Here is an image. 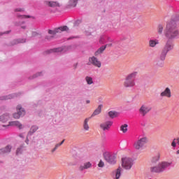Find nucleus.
<instances>
[{
    "mask_svg": "<svg viewBox=\"0 0 179 179\" xmlns=\"http://www.w3.org/2000/svg\"><path fill=\"white\" fill-rule=\"evenodd\" d=\"M173 48L174 45H173V42L170 39H168L162 49L161 59L162 61H164V59H166V56L167 55V52H169V51H171V50H173Z\"/></svg>",
    "mask_w": 179,
    "mask_h": 179,
    "instance_id": "nucleus-3",
    "label": "nucleus"
},
{
    "mask_svg": "<svg viewBox=\"0 0 179 179\" xmlns=\"http://www.w3.org/2000/svg\"><path fill=\"white\" fill-rule=\"evenodd\" d=\"M171 146L173 148H176V146H177V143H176V138H174L171 143Z\"/></svg>",
    "mask_w": 179,
    "mask_h": 179,
    "instance_id": "nucleus-36",
    "label": "nucleus"
},
{
    "mask_svg": "<svg viewBox=\"0 0 179 179\" xmlns=\"http://www.w3.org/2000/svg\"><path fill=\"white\" fill-rule=\"evenodd\" d=\"M69 28L67 26L59 27L56 28L55 30H48V34H51V36H55L57 33H62V31H68Z\"/></svg>",
    "mask_w": 179,
    "mask_h": 179,
    "instance_id": "nucleus-7",
    "label": "nucleus"
},
{
    "mask_svg": "<svg viewBox=\"0 0 179 179\" xmlns=\"http://www.w3.org/2000/svg\"><path fill=\"white\" fill-rule=\"evenodd\" d=\"M160 160V155H157L155 157H153L152 159V163H156V162H159Z\"/></svg>",
    "mask_w": 179,
    "mask_h": 179,
    "instance_id": "nucleus-32",
    "label": "nucleus"
},
{
    "mask_svg": "<svg viewBox=\"0 0 179 179\" xmlns=\"http://www.w3.org/2000/svg\"><path fill=\"white\" fill-rule=\"evenodd\" d=\"M148 143V138L146 137H143L136 141L134 144V148L136 150H139L140 149H142L143 146Z\"/></svg>",
    "mask_w": 179,
    "mask_h": 179,
    "instance_id": "nucleus-6",
    "label": "nucleus"
},
{
    "mask_svg": "<svg viewBox=\"0 0 179 179\" xmlns=\"http://www.w3.org/2000/svg\"><path fill=\"white\" fill-rule=\"evenodd\" d=\"M150 171L151 173H160L159 171V166H151L150 168Z\"/></svg>",
    "mask_w": 179,
    "mask_h": 179,
    "instance_id": "nucleus-24",
    "label": "nucleus"
},
{
    "mask_svg": "<svg viewBox=\"0 0 179 179\" xmlns=\"http://www.w3.org/2000/svg\"><path fill=\"white\" fill-rule=\"evenodd\" d=\"M54 51L55 52H61L63 51V49L62 48H58L54 49Z\"/></svg>",
    "mask_w": 179,
    "mask_h": 179,
    "instance_id": "nucleus-37",
    "label": "nucleus"
},
{
    "mask_svg": "<svg viewBox=\"0 0 179 179\" xmlns=\"http://www.w3.org/2000/svg\"><path fill=\"white\" fill-rule=\"evenodd\" d=\"M103 157H104L105 160L110 164H115L116 157H115V155H114L113 153H111L110 152H105L103 153Z\"/></svg>",
    "mask_w": 179,
    "mask_h": 179,
    "instance_id": "nucleus-5",
    "label": "nucleus"
},
{
    "mask_svg": "<svg viewBox=\"0 0 179 179\" xmlns=\"http://www.w3.org/2000/svg\"><path fill=\"white\" fill-rule=\"evenodd\" d=\"M21 151H22V148H17L16 151V154L19 155V153H20Z\"/></svg>",
    "mask_w": 179,
    "mask_h": 179,
    "instance_id": "nucleus-41",
    "label": "nucleus"
},
{
    "mask_svg": "<svg viewBox=\"0 0 179 179\" xmlns=\"http://www.w3.org/2000/svg\"><path fill=\"white\" fill-rule=\"evenodd\" d=\"M172 164V162H162L158 164V170L159 173H163L167 167H170L171 165Z\"/></svg>",
    "mask_w": 179,
    "mask_h": 179,
    "instance_id": "nucleus-9",
    "label": "nucleus"
},
{
    "mask_svg": "<svg viewBox=\"0 0 179 179\" xmlns=\"http://www.w3.org/2000/svg\"><path fill=\"white\" fill-rule=\"evenodd\" d=\"M83 129H85V131H89V118H86L84 120V123H83Z\"/></svg>",
    "mask_w": 179,
    "mask_h": 179,
    "instance_id": "nucleus-22",
    "label": "nucleus"
},
{
    "mask_svg": "<svg viewBox=\"0 0 179 179\" xmlns=\"http://www.w3.org/2000/svg\"><path fill=\"white\" fill-rule=\"evenodd\" d=\"M22 29H25V27H22Z\"/></svg>",
    "mask_w": 179,
    "mask_h": 179,
    "instance_id": "nucleus-47",
    "label": "nucleus"
},
{
    "mask_svg": "<svg viewBox=\"0 0 179 179\" xmlns=\"http://www.w3.org/2000/svg\"><path fill=\"white\" fill-rule=\"evenodd\" d=\"M136 75H138V72L134 71L131 73H129L124 79L123 83V86L125 89H129V87H134L136 85L135 83V78H136Z\"/></svg>",
    "mask_w": 179,
    "mask_h": 179,
    "instance_id": "nucleus-2",
    "label": "nucleus"
},
{
    "mask_svg": "<svg viewBox=\"0 0 179 179\" xmlns=\"http://www.w3.org/2000/svg\"><path fill=\"white\" fill-rule=\"evenodd\" d=\"M85 81L87 82V85H93V78L90 76L85 77Z\"/></svg>",
    "mask_w": 179,
    "mask_h": 179,
    "instance_id": "nucleus-26",
    "label": "nucleus"
},
{
    "mask_svg": "<svg viewBox=\"0 0 179 179\" xmlns=\"http://www.w3.org/2000/svg\"><path fill=\"white\" fill-rule=\"evenodd\" d=\"M134 166V159L130 157H124L122 159V167L124 170H131Z\"/></svg>",
    "mask_w": 179,
    "mask_h": 179,
    "instance_id": "nucleus-4",
    "label": "nucleus"
},
{
    "mask_svg": "<svg viewBox=\"0 0 179 179\" xmlns=\"http://www.w3.org/2000/svg\"><path fill=\"white\" fill-rule=\"evenodd\" d=\"M106 50V46H101L100 48H99L96 52H95V55L97 57V55H99V54H101L103 51Z\"/></svg>",
    "mask_w": 179,
    "mask_h": 179,
    "instance_id": "nucleus-25",
    "label": "nucleus"
},
{
    "mask_svg": "<svg viewBox=\"0 0 179 179\" xmlns=\"http://www.w3.org/2000/svg\"><path fill=\"white\" fill-rule=\"evenodd\" d=\"M17 17L26 18V17H30V16H29V15H17Z\"/></svg>",
    "mask_w": 179,
    "mask_h": 179,
    "instance_id": "nucleus-40",
    "label": "nucleus"
},
{
    "mask_svg": "<svg viewBox=\"0 0 179 179\" xmlns=\"http://www.w3.org/2000/svg\"><path fill=\"white\" fill-rule=\"evenodd\" d=\"M37 129H38V127L37 126H32L28 135H31V134H34V132H36Z\"/></svg>",
    "mask_w": 179,
    "mask_h": 179,
    "instance_id": "nucleus-28",
    "label": "nucleus"
},
{
    "mask_svg": "<svg viewBox=\"0 0 179 179\" xmlns=\"http://www.w3.org/2000/svg\"><path fill=\"white\" fill-rule=\"evenodd\" d=\"M45 4L47 5V6H50V8H56V6L59 7V3L57 1H45Z\"/></svg>",
    "mask_w": 179,
    "mask_h": 179,
    "instance_id": "nucleus-19",
    "label": "nucleus"
},
{
    "mask_svg": "<svg viewBox=\"0 0 179 179\" xmlns=\"http://www.w3.org/2000/svg\"><path fill=\"white\" fill-rule=\"evenodd\" d=\"M159 66H160L161 68H162V66H164V64L161 63L160 64H158Z\"/></svg>",
    "mask_w": 179,
    "mask_h": 179,
    "instance_id": "nucleus-44",
    "label": "nucleus"
},
{
    "mask_svg": "<svg viewBox=\"0 0 179 179\" xmlns=\"http://www.w3.org/2000/svg\"><path fill=\"white\" fill-rule=\"evenodd\" d=\"M9 99H13V96L12 95H8L6 96H2L1 100H9Z\"/></svg>",
    "mask_w": 179,
    "mask_h": 179,
    "instance_id": "nucleus-34",
    "label": "nucleus"
},
{
    "mask_svg": "<svg viewBox=\"0 0 179 179\" xmlns=\"http://www.w3.org/2000/svg\"><path fill=\"white\" fill-rule=\"evenodd\" d=\"M120 177H121V168H118L115 173V179H120Z\"/></svg>",
    "mask_w": 179,
    "mask_h": 179,
    "instance_id": "nucleus-30",
    "label": "nucleus"
},
{
    "mask_svg": "<svg viewBox=\"0 0 179 179\" xmlns=\"http://www.w3.org/2000/svg\"><path fill=\"white\" fill-rule=\"evenodd\" d=\"M176 143L179 145V138H176Z\"/></svg>",
    "mask_w": 179,
    "mask_h": 179,
    "instance_id": "nucleus-43",
    "label": "nucleus"
},
{
    "mask_svg": "<svg viewBox=\"0 0 179 179\" xmlns=\"http://www.w3.org/2000/svg\"><path fill=\"white\" fill-rule=\"evenodd\" d=\"M10 150H12V146L7 145L5 148L0 149V155H5V153H10Z\"/></svg>",
    "mask_w": 179,
    "mask_h": 179,
    "instance_id": "nucleus-16",
    "label": "nucleus"
},
{
    "mask_svg": "<svg viewBox=\"0 0 179 179\" xmlns=\"http://www.w3.org/2000/svg\"><path fill=\"white\" fill-rule=\"evenodd\" d=\"M38 76H40V73H38Z\"/></svg>",
    "mask_w": 179,
    "mask_h": 179,
    "instance_id": "nucleus-48",
    "label": "nucleus"
},
{
    "mask_svg": "<svg viewBox=\"0 0 179 179\" xmlns=\"http://www.w3.org/2000/svg\"><path fill=\"white\" fill-rule=\"evenodd\" d=\"M150 110L151 108L150 107H149V106L146 104H143L139 109V113L141 115H142V117H145V115H146V114H148V113H149Z\"/></svg>",
    "mask_w": 179,
    "mask_h": 179,
    "instance_id": "nucleus-11",
    "label": "nucleus"
},
{
    "mask_svg": "<svg viewBox=\"0 0 179 179\" xmlns=\"http://www.w3.org/2000/svg\"><path fill=\"white\" fill-rule=\"evenodd\" d=\"M159 44V40L157 39H150L148 43L149 47L151 48H155L157 45Z\"/></svg>",
    "mask_w": 179,
    "mask_h": 179,
    "instance_id": "nucleus-17",
    "label": "nucleus"
},
{
    "mask_svg": "<svg viewBox=\"0 0 179 179\" xmlns=\"http://www.w3.org/2000/svg\"><path fill=\"white\" fill-rule=\"evenodd\" d=\"M89 61L92 65L97 68H101V62L97 59L95 57H90Z\"/></svg>",
    "mask_w": 179,
    "mask_h": 179,
    "instance_id": "nucleus-12",
    "label": "nucleus"
},
{
    "mask_svg": "<svg viewBox=\"0 0 179 179\" xmlns=\"http://www.w3.org/2000/svg\"><path fill=\"white\" fill-rule=\"evenodd\" d=\"M90 103V100H87V101H86V103H87V104H89Z\"/></svg>",
    "mask_w": 179,
    "mask_h": 179,
    "instance_id": "nucleus-45",
    "label": "nucleus"
},
{
    "mask_svg": "<svg viewBox=\"0 0 179 179\" xmlns=\"http://www.w3.org/2000/svg\"><path fill=\"white\" fill-rule=\"evenodd\" d=\"M34 78H37V76H35Z\"/></svg>",
    "mask_w": 179,
    "mask_h": 179,
    "instance_id": "nucleus-49",
    "label": "nucleus"
},
{
    "mask_svg": "<svg viewBox=\"0 0 179 179\" xmlns=\"http://www.w3.org/2000/svg\"><path fill=\"white\" fill-rule=\"evenodd\" d=\"M24 43H26L25 38L14 39L10 42L8 45L12 47L13 45H17V44H23Z\"/></svg>",
    "mask_w": 179,
    "mask_h": 179,
    "instance_id": "nucleus-13",
    "label": "nucleus"
},
{
    "mask_svg": "<svg viewBox=\"0 0 179 179\" xmlns=\"http://www.w3.org/2000/svg\"><path fill=\"white\" fill-rule=\"evenodd\" d=\"M111 45H113L112 43H108V44H106V45H105V47H106H106H111Z\"/></svg>",
    "mask_w": 179,
    "mask_h": 179,
    "instance_id": "nucleus-42",
    "label": "nucleus"
},
{
    "mask_svg": "<svg viewBox=\"0 0 179 179\" xmlns=\"http://www.w3.org/2000/svg\"><path fill=\"white\" fill-rule=\"evenodd\" d=\"M120 131L123 132V134H126L128 131V124H124L120 127Z\"/></svg>",
    "mask_w": 179,
    "mask_h": 179,
    "instance_id": "nucleus-23",
    "label": "nucleus"
},
{
    "mask_svg": "<svg viewBox=\"0 0 179 179\" xmlns=\"http://www.w3.org/2000/svg\"><path fill=\"white\" fill-rule=\"evenodd\" d=\"M3 127H17L22 129V124L19 121L10 122L7 125H3Z\"/></svg>",
    "mask_w": 179,
    "mask_h": 179,
    "instance_id": "nucleus-15",
    "label": "nucleus"
},
{
    "mask_svg": "<svg viewBox=\"0 0 179 179\" xmlns=\"http://www.w3.org/2000/svg\"><path fill=\"white\" fill-rule=\"evenodd\" d=\"M177 155H179V150L176 152Z\"/></svg>",
    "mask_w": 179,
    "mask_h": 179,
    "instance_id": "nucleus-46",
    "label": "nucleus"
},
{
    "mask_svg": "<svg viewBox=\"0 0 179 179\" xmlns=\"http://www.w3.org/2000/svg\"><path fill=\"white\" fill-rule=\"evenodd\" d=\"M108 115L110 118H115V117L118 115V113H117L115 111H110L108 112Z\"/></svg>",
    "mask_w": 179,
    "mask_h": 179,
    "instance_id": "nucleus-27",
    "label": "nucleus"
},
{
    "mask_svg": "<svg viewBox=\"0 0 179 179\" xmlns=\"http://www.w3.org/2000/svg\"><path fill=\"white\" fill-rule=\"evenodd\" d=\"M99 167H104V162L103 161H100L99 164H98Z\"/></svg>",
    "mask_w": 179,
    "mask_h": 179,
    "instance_id": "nucleus-39",
    "label": "nucleus"
},
{
    "mask_svg": "<svg viewBox=\"0 0 179 179\" xmlns=\"http://www.w3.org/2000/svg\"><path fill=\"white\" fill-rule=\"evenodd\" d=\"M92 168V163L90 162H85L83 165H81L79 167L80 171H83V170H87V169Z\"/></svg>",
    "mask_w": 179,
    "mask_h": 179,
    "instance_id": "nucleus-18",
    "label": "nucleus"
},
{
    "mask_svg": "<svg viewBox=\"0 0 179 179\" xmlns=\"http://www.w3.org/2000/svg\"><path fill=\"white\" fill-rule=\"evenodd\" d=\"M69 5L75 8L78 5V0H69Z\"/></svg>",
    "mask_w": 179,
    "mask_h": 179,
    "instance_id": "nucleus-31",
    "label": "nucleus"
},
{
    "mask_svg": "<svg viewBox=\"0 0 179 179\" xmlns=\"http://www.w3.org/2000/svg\"><path fill=\"white\" fill-rule=\"evenodd\" d=\"M14 12H24V8H18L14 9Z\"/></svg>",
    "mask_w": 179,
    "mask_h": 179,
    "instance_id": "nucleus-35",
    "label": "nucleus"
},
{
    "mask_svg": "<svg viewBox=\"0 0 179 179\" xmlns=\"http://www.w3.org/2000/svg\"><path fill=\"white\" fill-rule=\"evenodd\" d=\"M112 125H113V122H105L100 124V128H101L103 131H108V129L111 128Z\"/></svg>",
    "mask_w": 179,
    "mask_h": 179,
    "instance_id": "nucleus-14",
    "label": "nucleus"
},
{
    "mask_svg": "<svg viewBox=\"0 0 179 179\" xmlns=\"http://www.w3.org/2000/svg\"><path fill=\"white\" fill-rule=\"evenodd\" d=\"M164 36L168 40H173L177 36H179V31L177 29V23L174 21H171L166 24L164 30Z\"/></svg>",
    "mask_w": 179,
    "mask_h": 179,
    "instance_id": "nucleus-1",
    "label": "nucleus"
},
{
    "mask_svg": "<svg viewBox=\"0 0 179 179\" xmlns=\"http://www.w3.org/2000/svg\"><path fill=\"white\" fill-rule=\"evenodd\" d=\"M0 121L1 122H7V121H9V115L6 113L3 114L0 116Z\"/></svg>",
    "mask_w": 179,
    "mask_h": 179,
    "instance_id": "nucleus-21",
    "label": "nucleus"
},
{
    "mask_svg": "<svg viewBox=\"0 0 179 179\" xmlns=\"http://www.w3.org/2000/svg\"><path fill=\"white\" fill-rule=\"evenodd\" d=\"M54 38V36H46L45 40H48V41H50V40H52Z\"/></svg>",
    "mask_w": 179,
    "mask_h": 179,
    "instance_id": "nucleus-38",
    "label": "nucleus"
},
{
    "mask_svg": "<svg viewBox=\"0 0 179 179\" xmlns=\"http://www.w3.org/2000/svg\"><path fill=\"white\" fill-rule=\"evenodd\" d=\"M160 97H166V99H171L173 94L171 93V89L167 87L160 93Z\"/></svg>",
    "mask_w": 179,
    "mask_h": 179,
    "instance_id": "nucleus-10",
    "label": "nucleus"
},
{
    "mask_svg": "<svg viewBox=\"0 0 179 179\" xmlns=\"http://www.w3.org/2000/svg\"><path fill=\"white\" fill-rule=\"evenodd\" d=\"M64 142L65 140H63L60 143L56 144L55 148L52 150V153H54V152H55V150H57L58 148H59V146H61V145H62Z\"/></svg>",
    "mask_w": 179,
    "mask_h": 179,
    "instance_id": "nucleus-29",
    "label": "nucleus"
},
{
    "mask_svg": "<svg viewBox=\"0 0 179 179\" xmlns=\"http://www.w3.org/2000/svg\"><path fill=\"white\" fill-rule=\"evenodd\" d=\"M17 113L13 114V118H15V120H19L22 115L26 114V111H24V109L20 105L17 106Z\"/></svg>",
    "mask_w": 179,
    "mask_h": 179,
    "instance_id": "nucleus-8",
    "label": "nucleus"
},
{
    "mask_svg": "<svg viewBox=\"0 0 179 179\" xmlns=\"http://www.w3.org/2000/svg\"><path fill=\"white\" fill-rule=\"evenodd\" d=\"M157 33L162 34L163 33V25L159 24L157 27Z\"/></svg>",
    "mask_w": 179,
    "mask_h": 179,
    "instance_id": "nucleus-33",
    "label": "nucleus"
},
{
    "mask_svg": "<svg viewBox=\"0 0 179 179\" xmlns=\"http://www.w3.org/2000/svg\"><path fill=\"white\" fill-rule=\"evenodd\" d=\"M101 108H103V105H99L97 108L94 111L91 117H96V115H99L100 113H101Z\"/></svg>",
    "mask_w": 179,
    "mask_h": 179,
    "instance_id": "nucleus-20",
    "label": "nucleus"
}]
</instances>
